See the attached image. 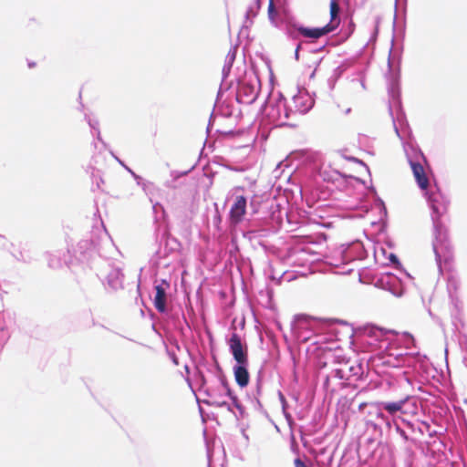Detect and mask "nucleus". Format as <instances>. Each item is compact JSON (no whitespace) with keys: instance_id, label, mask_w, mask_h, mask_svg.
<instances>
[{"instance_id":"f257e3e1","label":"nucleus","mask_w":467,"mask_h":467,"mask_svg":"<svg viewBox=\"0 0 467 467\" xmlns=\"http://www.w3.org/2000/svg\"><path fill=\"white\" fill-rule=\"evenodd\" d=\"M424 191L431 211V216L434 234L432 249L439 271L441 272V263L444 262L446 264L452 258V248L448 239L447 229L442 221V217L447 213L450 202L436 186L430 189L427 187Z\"/></svg>"},{"instance_id":"f03ea898","label":"nucleus","mask_w":467,"mask_h":467,"mask_svg":"<svg viewBox=\"0 0 467 467\" xmlns=\"http://www.w3.org/2000/svg\"><path fill=\"white\" fill-rule=\"evenodd\" d=\"M213 374V379L208 380L202 371H198L196 379L200 384L199 390L202 392L207 399L203 402L209 406L219 408H226L232 411L231 404L225 400L226 397L231 399L234 395L227 379L217 360L208 368Z\"/></svg>"},{"instance_id":"7ed1b4c3","label":"nucleus","mask_w":467,"mask_h":467,"mask_svg":"<svg viewBox=\"0 0 467 467\" xmlns=\"http://www.w3.org/2000/svg\"><path fill=\"white\" fill-rule=\"evenodd\" d=\"M382 359L384 365L394 368H407L416 372L426 371L428 368V358L425 355L403 351L389 343L386 347V353Z\"/></svg>"},{"instance_id":"20e7f679","label":"nucleus","mask_w":467,"mask_h":467,"mask_svg":"<svg viewBox=\"0 0 467 467\" xmlns=\"http://www.w3.org/2000/svg\"><path fill=\"white\" fill-rule=\"evenodd\" d=\"M382 409L386 414L387 429H391L404 416L416 415L419 411V400L411 393H405L397 400H382Z\"/></svg>"},{"instance_id":"39448f33","label":"nucleus","mask_w":467,"mask_h":467,"mask_svg":"<svg viewBox=\"0 0 467 467\" xmlns=\"http://www.w3.org/2000/svg\"><path fill=\"white\" fill-rule=\"evenodd\" d=\"M403 149L418 186L425 190L430 185L423 168V164L427 163L426 157L419 146L411 141L403 142Z\"/></svg>"},{"instance_id":"423d86ee","label":"nucleus","mask_w":467,"mask_h":467,"mask_svg":"<svg viewBox=\"0 0 467 467\" xmlns=\"http://www.w3.org/2000/svg\"><path fill=\"white\" fill-rule=\"evenodd\" d=\"M265 115L269 121L277 127L294 126V124L289 123L290 119L295 120L292 114V105L287 102L282 94H278L275 101L267 106Z\"/></svg>"},{"instance_id":"0eeeda50","label":"nucleus","mask_w":467,"mask_h":467,"mask_svg":"<svg viewBox=\"0 0 467 467\" xmlns=\"http://www.w3.org/2000/svg\"><path fill=\"white\" fill-rule=\"evenodd\" d=\"M340 7L336 0L330 3V22L321 27H306L304 26H296V31L306 38L317 39L328 33L335 31L340 23L339 19Z\"/></svg>"},{"instance_id":"6e6552de","label":"nucleus","mask_w":467,"mask_h":467,"mask_svg":"<svg viewBox=\"0 0 467 467\" xmlns=\"http://www.w3.org/2000/svg\"><path fill=\"white\" fill-rule=\"evenodd\" d=\"M423 371L416 372L412 368H400L397 371L389 374L388 384L391 388L396 386L403 389L406 393H411L416 387V375Z\"/></svg>"},{"instance_id":"1a4fd4ad","label":"nucleus","mask_w":467,"mask_h":467,"mask_svg":"<svg viewBox=\"0 0 467 467\" xmlns=\"http://www.w3.org/2000/svg\"><path fill=\"white\" fill-rule=\"evenodd\" d=\"M260 81L256 76H251L240 80L236 89V100L241 104L250 105L258 97Z\"/></svg>"},{"instance_id":"9d476101","label":"nucleus","mask_w":467,"mask_h":467,"mask_svg":"<svg viewBox=\"0 0 467 467\" xmlns=\"http://www.w3.org/2000/svg\"><path fill=\"white\" fill-rule=\"evenodd\" d=\"M99 265L106 269L100 270L97 275L99 278L105 277L109 288L117 291L123 287L124 275L119 265L101 260Z\"/></svg>"},{"instance_id":"9b49d317","label":"nucleus","mask_w":467,"mask_h":467,"mask_svg":"<svg viewBox=\"0 0 467 467\" xmlns=\"http://www.w3.org/2000/svg\"><path fill=\"white\" fill-rule=\"evenodd\" d=\"M288 103L292 105V114L296 119L297 116L306 114L314 107L315 100L306 88H298Z\"/></svg>"},{"instance_id":"f8f14e48","label":"nucleus","mask_w":467,"mask_h":467,"mask_svg":"<svg viewBox=\"0 0 467 467\" xmlns=\"http://www.w3.org/2000/svg\"><path fill=\"white\" fill-rule=\"evenodd\" d=\"M337 254L340 255V264L347 265L356 260H363L367 256V252L363 244L359 241L351 244H342Z\"/></svg>"},{"instance_id":"ddd939ff","label":"nucleus","mask_w":467,"mask_h":467,"mask_svg":"<svg viewBox=\"0 0 467 467\" xmlns=\"http://www.w3.org/2000/svg\"><path fill=\"white\" fill-rule=\"evenodd\" d=\"M376 286L389 291L397 297H400L404 293V286L401 280L390 273L380 275L376 281Z\"/></svg>"},{"instance_id":"4468645a","label":"nucleus","mask_w":467,"mask_h":467,"mask_svg":"<svg viewBox=\"0 0 467 467\" xmlns=\"http://www.w3.org/2000/svg\"><path fill=\"white\" fill-rule=\"evenodd\" d=\"M229 350L236 363H248V349L241 337L234 331L227 340Z\"/></svg>"},{"instance_id":"2eb2a0df","label":"nucleus","mask_w":467,"mask_h":467,"mask_svg":"<svg viewBox=\"0 0 467 467\" xmlns=\"http://www.w3.org/2000/svg\"><path fill=\"white\" fill-rule=\"evenodd\" d=\"M170 288V283L161 279L160 284L155 285V296L153 304L155 308L161 314L168 312L167 307V290Z\"/></svg>"},{"instance_id":"dca6fc26","label":"nucleus","mask_w":467,"mask_h":467,"mask_svg":"<svg viewBox=\"0 0 467 467\" xmlns=\"http://www.w3.org/2000/svg\"><path fill=\"white\" fill-rule=\"evenodd\" d=\"M388 93L392 103L398 107L400 106V74L399 72L389 71L387 75Z\"/></svg>"},{"instance_id":"f3484780","label":"nucleus","mask_w":467,"mask_h":467,"mask_svg":"<svg viewBox=\"0 0 467 467\" xmlns=\"http://www.w3.org/2000/svg\"><path fill=\"white\" fill-rule=\"evenodd\" d=\"M382 400L372 402V403H363L360 405V408H367V414L369 417V420H376L379 424L384 425L387 428V419L386 414L384 413V410L382 409Z\"/></svg>"},{"instance_id":"a211bd4d","label":"nucleus","mask_w":467,"mask_h":467,"mask_svg":"<svg viewBox=\"0 0 467 467\" xmlns=\"http://www.w3.org/2000/svg\"><path fill=\"white\" fill-rule=\"evenodd\" d=\"M247 200L244 195H238L233 203L229 216L233 223H240L246 213Z\"/></svg>"},{"instance_id":"6ab92c4d","label":"nucleus","mask_w":467,"mask_h":467,"mask_svg":"<svg viewBox=\"0 0 467 467\" xmlns=\"http://www.w3.org/2000/svg\"><path fill=\"white\" fill-rule=\"evenodd\" d=\"M48 266L53 269L61 268L63 265L69 266L71 256L68 250H59L55 253L48 254Z\"/></svg>"},{"instance_id":"aec40b11","label":"nucleus","mask_w":467,"mask_h":467,"mask_svg":"<svg viewBox=\"0 0 467 467\" xmlns=\"http://www.w3.org/2000/svg\"><path fill=\"white\" fill-rule=\"evenodd\" d=\"M248 363H235L233 368L234 379L236 383L241 387L244 388L249 383V372H248Z\"/></svg>"},{"instance_id":"412c9836","label":"nucleus","mask_w":467,"mask_h":467,"mask_svg":"<svg viewBox=\"0 0 467 467\" xmlns=\"http://www.w3.org/2000/svg\"><path fill=\"white\" fill-rule=\"evenodd\" d=\"M262 389H263V379H262L261 373H259L256 378L254 391L252 394L247 395V399L251 404V407L256 411H261L263 409V406L259 400L260 396L262 395Z\"/></svg>"},{"instance_id":"4be33fe9","label":"nucleus","mask_w":467,"mask_h":467,"mask_svg":"<svg viewBox=\"0 0 467 467\" xmlns=\"http://www.w3.org/2000/svg\"><path fill=\"white\" fill-rule=\"evenodd\" d=\"M393 126L397 136L402 141L410 135L409 124L403 112H398L396 118H393Z\"/></svg>"},{"instance_id":"5701e85b","label":"nucleus","mask_w":467,"mask_h":467,"mask_svg":"<svg viewBox=\"0 0 467 467\" xmlns=\"http://www.w3.org/2000/svg\"><path fill=\"white\" fill-rule=\"evenodd\" d=\"M365 335L367 336L368 339L366 342L369 345H373L374 342H380L383 340L385 337V332L382 328L369 326L365 328Z\"/></svg>"},{"instance_id":"b1692460","label":"nucleus","mask_w":467,"mask_h":467,"mask_svg":"<svg viewBox=\"0 0 467 467\" xmlns=\"http://www.w3.org/2000/svg\"><path fill=\"white\" fill-rule=\"evenodd\" d=\"M262 5V0H254L253 3H251L247 10L245 12V21H244V27L247 28L249 26H251L254 23V18L256 17L259 10L261 9Z\"/></svg>"},{"instance_id":"393cba45","label":"nucleus","mask_w":467,"mask_h":467,"mask_svg":"<svg viewBox=\"0 0 467 467\" xmlns=\"http://www.w3.org/2000/svg\"><path fill=\"white\" fill-rule=\"evenodd\" d=\"M236 52H237V46H234L230 48V50L228 51V53L225 57L224 65H223V70H222L223 78H226L231 71V68H232L233 64L236 57Z\"/></svg>"},{"instance_id":"a878e982","label":"nucleus","mask_w":467,"mask_h":467,"mask_svg":"<svg viewBox=\"0 0 467 467\" xmlns=\"http://www.w3.org/2000/svg\"><path fill=\"white\" fill-rule=\"evenodd\" d=\"M173 249L171 248L169 249L168 248V242L166 243L164 248H160V250H158L155 254H154V262L156 265H169V262H163L168 256H169V254L171 251H172Z\"/></svg>"},{"instance_id":"bb28decb","label":"nucleus","mask_w":467,"mask_h":467,"mask_svg":"<svg viewBox=\"0 0 467 467\" xmlns=\"http://www.w3.org/2000/svg\"><path fill=\"white\" fill-rule=\"evenodd\" d=\"M87 171L90 173L93 186L95 185L97 189H100L104 182L101 171L92 166H89Z\"/></svg>"},{"instance_id":"cd10ccee","label":"nucleus","mask_w":467,"mask_h":467,"mask_svg":"<svg viewBox=\"0 0 467 467\" xmlns=\"http://www.w3.org/2000/svg\"><path fill=\"white\" fill-rule=\"evenodd\" d=\"M231 407L234 406L237 409L239 412V416H236L237 419L239 418H244L245 411L244 407L241 404L240 400H238L237 396L234 393V395L231 397Z\"/></svg>"},{"instance_id":"c85d7f7f","label":"nucleus","mask_w":467,"mask_h":467,"mask_svg":"<svg viewBox=\"0 0 467 467\" xmlns=\"http://www.w3.org/2000/svg\"><path fill=\"white\" fill-rule=\"evenodd\" d=\"M85 120L88 122V126H89L91 130L97 131V130H99V119L96 117H94V116H92L90 114L86 113L85 114Z\"/></svg>"},{"instance_id":"c756f323","label":"nucleus","mask_w":467,"mask_h":467,"mask_svg":"<svg viewBox=\"0 0 467 467\" xmlns=\"http://www.w3.org/2000/svg\"><path fill=\"white\" fill-rule=\"evenodd\" d=\"M333 375H334L335 378H337L339 379H346V380H348L350 378V374L348 373L347 369L344 368L334 369Z\"/></svg>"},{"instance_id":"7c9ffc66","label":"nucleus","mask_w":467,"mask_h":467,"mask_svg":"<svg viewBox=\"0 0 467 467\" xmlns=\"http://www.w3.org/2000/svg\"><path fill=\"white\" fill-rule=\"evenodd\" d=\"M392 427H395V430H396V432L405 441H413L410 435L407 433V431L405 430H403L400 424L398 422L396 423H393V426Z\"/></svg>"},{"instance_id":"2f4dec72","label":"nucleus","mask_w":467,"mask_h":467,"mask_svg":"<svg viewBox=\"0 0 467 467\" xmlns=\"http://www.w3.org/2000/svg\"><path fill=\"white\" fill-rule=\"evenodd\" d=\"M277 15H278V12L274 5L273 0H270L269 5H268V17H269V20L273 24L275 23V17L277 16Z\"/></svg>"},{"instance_id":"473e14b6","label":"nucleus","mask_w":467,"mask_h":467,"mask_svg":"<svg viewBox=\"0 0 467 467\" xmlns=\"http://www.w3.org/2000/svg\"><path fill=\"white\" fill-rule=\"evenodd\" d=\"M376 206L380 211V219H382L383 217H386L387 216L386 206H385L383 201L379 197H377V199H376Z\"/></svg>"},{"instance_id":"72a5a7b5","label":"nucleus","mask_w":467,"mask_h":467,"mask_svg":"<svg viewBox=\"0 0 467 467\" xmlns=\"http://www.w3.org/2000/svg\"><path fill=\"white\" fill-rule=\"evenodd\" d=\"M355 30V24L352 20H350L347 26V27L343 30L342 34L345 36V38H348Z\"/></svg>"},{"instance_id":"f704fd0d","label":"nucleus","mask_w":467,"mask_h":467,"mask_svg":"<svg viewBox=\"0 0 467 467\" xmlns=\"http://www.w3.org/2000/svg\"><path fill=\"white\" fill-rule=\"evenodd\" d=\"M126 169L129 171V172L132 175V177L134 178V180L136 181L137 184L141 186L143 189L145 188L146 186V182L145 181L143 180L142 177H140V175L136 174L133 171H131L130 168L126 167Z\"/></svg>"},{"instance_id":"c9c22d12","label":"nucleus","mask_w":467,"mask_h":467,"mask_svg":"<svg viewBox=\"0 0 467 467\" xmlns=\"http://www.w3.org/2000/svg\"><path fill=\"white\" fill-rule=\"evenodd\" d=\"M405 343H406V349H410L411 346L414 345V338L409 333H405Z\"/></svg>"},{"instance_id":"e433bc0d","label":"nucleus","mask_w":467,"mask_h":467,"mask_svg":"<svg viewBox=\"0 0 467 467\" xmlns=\"http://www.w3.org/2000/svg\"><path fill=\"white\" fill-rule=\"evenodd\" d=\"M309 44H310L309 42H303V41H302V42H300V43L296 46V50H295V58H296V60H298V59H299V51H300V49L304 48V46H308Z\"/></svg>"},{"instance_id":"4c0bfd02","label":"nucleus","mask_w":467,"mask_h":467,"mask_svg":"<svg viewBox=\"0 0 467 467\" xmlns=\"http://www.w3.org/2000/svg\"><path fill=\"white\" fill-rule=\"evenodd\" d=\"M91 133H92V136L95 137L98 141H99L104 147H107L106 142L103 140V139L101 137L100 130H99L97 131L91 130Z\"/></svg>"},{"instance_id":"58836bf2","label":"nucleus","mask_w":467,"mask_h":467,"mask_svg":"<svg viewBox=\"0 0 467 467\" xmlns=\"http://www.w3.org/2000/svg\"><path fill=\"white\" fill-rule=\"evenodd\" d=\"M91 133H92V136L95 137L98 141H99L104 147H107L106 142L103 140V139L101 137L100 130H99L97 131L91 130Z\"/></svg>"},{"instance_id":"ea45409f","label":"nucleus","mask_w":467,"mask_h":467,"mask_svg":"<svg viewBox=\"0 0 467 467\" xmlns=\"http://www.w3.org/2000/svg\"><path fill=\"white\" fill-rule=\"evenodd\" d=\"M278 398H279L280 403L282 405V410H285L287 409V401L285 400V397L284 396V394L281 391L278 392Z\"/></svg>"},{"instance_id":"a19ab883","label":"nucleus","mask_w":467,"mask_h":467,"mask_svg":"<svg viewBox=\"0 0 467 467\" xmlns=\"http://www.w3.org/2000/svg\"><path fill=\"white\" fill-rule=\"evenodd\" d=\"M283 414L288 425L292 426V424L294 423V420L292 415L287 411V409L285 410H283Z\"/></svg>"},{"instance_id":"79ce46f5","label":"nucleus","mask_w":467,"mask_h":467,"mask_svg":"<svg viewBox=\"0 0 467 467\" xmlns=\"http://www.w3.org/2000/svg\"><path fill=\"white\" fill-rule=\"evenodd\" d=\"M359 370H360V368H359V367L355 368V367H353V366L348 367V369H347L348 373H349V374H350V377H351V376H358V373H359V372H358Z\"/></svg>"},{"instance_id":"37998d69","label":"nucleus","mask_w":467,"mask_h":467,"mask_svg":"<svg viewBox=\"0 0 467 467\" xmlns=\"http://www.w3.org/2000/svg\"><path fill=\"white\" fill-rule=\"evenodd\" d=\"M389 261H390L393 265H396L397 266H400V261H399V259H398V257H397V255H396V254H392V253H391V254H389Z\"/></svg>"},{"instance_id":"c03bdc74","label":"nucleus","mask_w":467,"mask_h":467,"mask_svg":"<svg viewBox=\"0 0 467 467\" xmlns=\"http://www.w3.org/2000/svg\"><path fill=\"white\" fill-rule=\"evenodd\" d=\"M401 420L410 430H411V431H415L414 424L411 421L406 420L404 417L401 419Z\"/></svg>"},{"instance_id":"a18cd8bd","label":"nucleus","mask_w":467,"mask_h":467,"mask_svg":"<svg viewBox=\"0 0 467 467\" xmlns=\"http://www.w3.org/2000/svg\"><path fill=\"white\" fill-rule=\"evenodd\" d=\"M295 467H307L306 463L299 458L295 460Z\"/></svg>"},{"instance_id":"49530a36","label":"nucleus","mask_w":467,"mask_h":467,"mask_svg":"<svg viewBox=\"0 0 467 467\" xmlns=\"http://www.w3.org/2000/svg\"><path fill=\"white\" fill-rule=\"evenodd\" d=\"M169 355H170V358H171V361L173 362V364L175 366H178L179 360H178V358L176 357V355L174 353H169Z\"/></svg>"},{"instance_id":"de8ad7c7","label":"nucleus","mask_w":467,"mask_h":467,"mask_svg":"<svg viewBox=\"0 0 467 467\" xmlns=\"http://www.w3.org/2000/svg\"><path fill=\"white\" fill-rule=\"evenodd\" d=\"M451 286H453L454 288H456V280L454 279H450L449 282H448V290L451 292Z\"/></svg>"},{"instance_id":"09e8293b","label":"nucleus","mask_w":467,"mask_h":467,"mask_svg":"<svg viewBox=\"0 0 467 467\" xmlns=\"http://www.w3.org/2000/svg\"><path fill=\"white\" fill-rule=\"evenodd\" d=\"M244 188L243 186H237L234 188V193H237L238 192H244Z\"/></svg>"},{"instance_id":"8fccbe9b","label":"nucleus","mask_w":467,"mask_h":467,"mask_svg":"<svg viewBox=\"0 0 467 467\" xmlns=\"http://www.w3.org/2000/svg\"><path fill=\"white\" fill-rule=\"evenodd\" d=\"M162 209V206L161 204H160L159 202H156L155 204H153V211L156 213L157 212V209Z\"/></svg>"},{"instance_id":"3c124183","label":"nucleus","mask_w":467,"mask_h":467,"mask_svg":"<svg viewBox=\"0 0 467 467\" xmlns=\"http://www.w3.org/2000/svg\"><path fill=\"white\" fill-rule=\"evenodd\" d=\"M110 153H111V155L115 158V160H116L119 164H121V165H122V166H124L125 168L127 167V166H125V165H124V163H123V162H122V161H120V160H119V158H118L114 153H113V152H110Z\"/></svg>"},{"instance_id":"603ef678","label":"nucleus","mask_w":467,"mask_h":467,"mask_svg":"<svg viewBox=\"0 0 467 467\" xmlns=\"http://www.w3.org/2000/svg\"><path fill=\"white\" fill-rule=\"evenodd\" d=\"M296 321L299 322L301 320L305 319V317L303 315H297L295 317Z\"/></svg>"},{"instance_id":"864d4df0","label":"nucleus","mask_w":467,"mask_h":467,"mask_svg":"<svg viewBox=\"0 0 467 467\" xmlns=\"http://www.w3.org/2000/svg\"><path fill=\"white\" fill-rule=\"evenodd\" d=\"M16 258L18 260V261H26V259L24 257V255L22 254V253H20V255L19 256H16Z\"/></svg>"},{"instance_id":"5fc2aeb1","label":"nucleus","mask_w":467,"mask_h":467,"mask_svg":"<svg viewBox=\"0 0 467 467\" xmlns=\"http://www.w3.org/2000/svg\"><path fill=\"white\" fill-rule=\"evenodd\" d=\"M436 434H437L436 431H431V432L429 433V436H430V437H434Z\"/></svg>"},{"instance_id":"6e6d98bb","label":"nucleus","mask_w":467,"mask_h":467,"mask_svg":"<svg viewBox=\"0 0 467 467\" xmlns=\"http://www.w3.org/2000/svg\"><path fill=\"white\" fill-rule=\"evenodd\" d=\"M214 220H216V222H220L221 219H220V215L218 213L216 214Z\"/></svg>"},{"instance_id":"4d7b16f0","label":"nucleus","mask_w":467,"mask_h":467,"mask_svg":"<svg viewBox=\"0 0 467 467\" xmlns=\"http://www.w3.org/2000/svg\"><path fill=\"white\" fill-rule=\"evenodd\" d=\"M208 460H209V462H211V455H210V451H208ZM209 467H211V465L209 464Z\"/></svg>"},{"instance_id":"13d9d810","label":"nucleus","mask_w":467,"mask_h":467,"mask_svg":"<svg viewBox=\"0 0 467 467\" xmlns=\"http://www.w3.org/2000/svg\"><path fill=\"white\" fill-rule=\"evenodd\" d=\"M317 50H318V49H310L309 51H310V52H316V51H317Z\"/></svg>"},{"instance_id":"bf43d9fd","label":"nucleus","mask_w":467,"mask_h":467,"mask_svg":"<svg viewBox=\"0 0 467 467\" xmlns=\"http://www.w3.org/2000/svg\"><path fill=\"white\" fill-rule=\"evenodd\" d=\"M373 193L376 195V190L374 188L371 189Z\"/></svg>"},{"instance_id":"052dcab7","label":"nucleus","mask_w":467,"mask_h":467,"mask_svg":"<svg viewBox=\"0 0 467 467\" xmlns=\"http://www.w3.org/2000/svg\"><path fill=\"white\" fill-rule=\"evenodd\" d=\"M361 86H362L363 88H365V84H364V82H363V81H361Z\"/></svg>"},{"instance_id":"680f3d73","label":"nucleus","mask_w":467,"mask_h":467,"mask_svg":"<svg viewBox=\"0 0 467 467\" xmlns=\"http://www.w3.org/2000/svg\"><path fill=\"white\" fill-rule=\"evenodd\" d=\"M361 86H362L363 88H365V84H364V82H363V81H361Z\"/></svg>"},{"instance_id":"e2e57ef3","label":"nucleus","mask_w":467,"mask_h":467,"mask_svg":"<svg viewBox=\"0 0 467 467\" xmlns=\"http://www.w3.org/2000/svg\"><path fill=\"white\" fill-rule=\"evenodd\" d=\"M209 124H211V122H209ZM208 127H210V125H208ZM207 130L209 131V130H210V128H207Z\"/></svg>"}]
</instances>
